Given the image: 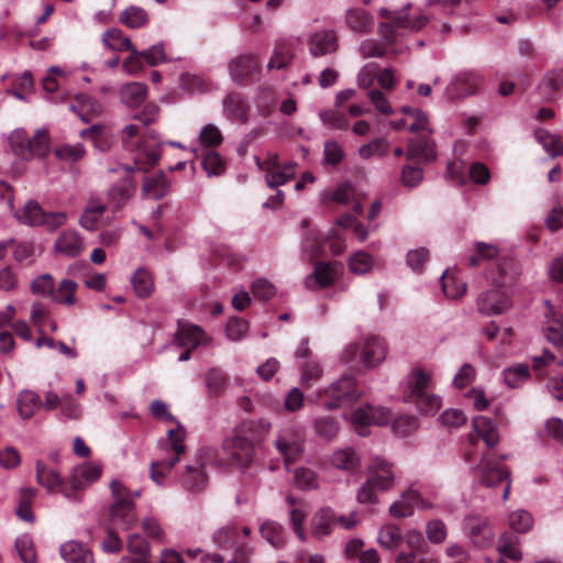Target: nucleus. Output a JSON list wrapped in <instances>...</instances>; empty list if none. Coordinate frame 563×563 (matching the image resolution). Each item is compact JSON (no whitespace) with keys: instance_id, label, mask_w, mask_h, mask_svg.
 <instances>
[{"instance_id":"nucleus-1","label":"nucleus","mask_w":563,"mask_h":563,"mask_svg":"<svg viewBox=\"0 0 563 563\" xmlns=\"http://www.w3.org/2000/svg\"><path fill=\"white\" fill-rule=\"evenodd\" d=\"M112 505L109 510V522L112 529L129 530L137 522L135 504L131 490L120 481L110 483Z\"/></svg>"},{"instance_id":"nucleus-2","label":"nucleus","mask_w":563,"mask_h":563,"mask_svg":"<svg viewBox=\"0 0 563 563\" xmlns=\"http://www.w3.org/2000/svg\"><path fill=\"white\" fill-rule=\"evenodd\" d=\"M12 153L22 161L43 158L49 152V137L44 129H37L32 137L23 129H16L9 136Z\"/></svg>"},{"instance_id":"nucleus-3","label":"nucleus","mask_w":563,"mask_h":563,"mask_svg":"<svg viewBox=\"0 0 563 563\" xmlns=\"http://www.w3.org/2000/svg\"><path fill=\"white\" fill-rule=\"evenodd\" d=\"M255 423L243 422L234 431L230 440L225 442V449L233 463L241 468L249 467L255 456L256 438Z\"/></svg>"},{"instance_id":"nucleus-4","label":"nucleus","mask_w":563,"mask_h":563,"mask_svg":"<svg viewBox=\"0 0 563 563\" xmlns=\"http://www.w3.org/2000/svg\"><path fill=\"white\" fill-rule=\"evenodd\" d=\"M274 446L283 457L287 472L305 451V435L302 430L295 424L280 428L276 433Z\"/></svg>"},{"instance_id":"nucleus-5","label":"nucleus","mask_w":563,"mask_h":563,"mask_svg":"<svg viewBox=\"0 0 563 563\" xmlns=\"http://www.w3.org/2000/svg\"><path fill=\"white\" fill-rule=\"evenodd\" d=\"M218 548L233 551L229 563H250L253 550L241 538V532L234 526L219 528L212 536Z\"/></svg>"},{"instance_id":"nucleus-6","label":"nucleus","mask_w":563,"mask_h":563,"mask_svg":"<svg viewBox=\"0 0 563 563\" xmlns=\"http://www.w3.org/2000/svg\"><path fill=\"white\" fill-rule=\"evenodd\" d=\"M322 394L330 399L324 404V407L329 410L352 404L361 396L355 379L351 375L342 376L336 382H333L324 388Z\"/></svg>"},{"instance_id":"nucleus-7","label":"nucleus","mask_w":563,"mask_h":563,"mask_svg":"<svg viewBox=\"0 0 563 563\" xmlns=\"http://www.w3.org/2000/svg\"><path fill=\"white\" fill-rule=\"evenodd\" d=\"M19 218L23 223L42 225L48 231H55L67 222L68 216L64 211H45L37 201L30 200L25 203L23 214Z\"/></svg>"},{"instance_id":"nucleus-8","label":"nucleus","mask_w":563,"mask_h":563,"mask_svg":"<svg viewBox=\"0 0 563 563\" xmlns=\"http://www.w3.org/2000/svg\"><path fill=\"white\" fill-rule=\"evenodd\" d=\"M162 143L158 135L154 131L148 133L141 140L137 146V154L134 158V166L125 165L123 168L126 173L134 170H147V166H153L161 158Z\"/></svg>"},{"instance_id":"nucleus-9","label":"nucleus","mask_w":563,"mask_h":563,"mask_svg":"<svg viewBox=\"0 0 563 563\" xmlns=\"http://www.w3.org/2000/svg\"><path fill=\"white\" fill-rule=\"evenodd\" d=\"M483 84V76L475 70L457 73L445 88L449 100L461 99L477 93Z\"/></svg>"},{"instance_id":"nucleus-10","label":"nucleus","mask_w":563,"mask_h":563,"mask_svg":"<svg viewBox=\"0 0 563 563\" xmlns=\"http://www.w3.org/2000/svg\"><path fill=\"white\" fill-rule=\"evenodd\" d=\"M463 530L474 547L484 549L493 544L495 533L486 517L468 515L464 518Z\"/></svg>"},{"instance_id":"nucleus-11","label":"nucleus","mask_w":563,"mask_h":563,"mask_svg":"<svg viewBox=\"0 0 563 563\" xmlns=\"http://www.w3.org/2000/svg\"><path fill=\"white\" fill-rule=\"evenodd\" d=\"M511 308V300L505 290L492 287L476 298L477 311L486 317L503 314Z\"/></svg>"},{"instance_id":"nucleus-12","label":"nucleus","mask_w":563,"mask_h":563,"mask_svg":"<svg viewBox=\"0 0 563 563\" xmlns=\"http://www.w3.org/2000/svg\"><path fill=\"white\" fill-rule=\"evenodd\" d=\"M477 470L479 472L481 482L487 487H494L506 481L503 492V500H507L510 492L509 471L506 467L496 464L489 455L483 456Z\"/></svg>"},{"instance_id":"nucleus-13","label":"nucleus","mask_w":563,"mask_h":563,"mask_svg":"<svg viewBox=\"0 0 563 563\" xmlns=\"http://www.w3.org/2000/svg\"><path fill=\"white\" fill-rule=\"evenodd\" d=\"M366 478L376 485L379 492H387L395 485L396 475L393 463L375 456L366 468Z\"/></svg>"},{"instance_id":"nucleus-14","label":"nucleus","mask_w":563,"mask_h":563,"mask_svg":"<svg viewBox=\"0 0 563 563\" xmlns=\"http://www.w3.org/2000/svg\"><path fill=\"white\" fill-rule=\"evenodd\" d=\"M520 275L517 263L512 258H501L488 274L493 287L504 290L512 286Z\"/></svg>"},{"instance_id":"nucleus-15","label":"nucleus","mask_w":563,"mask_h":563,"mask_svg":"<svg viewBox=\"0 0 563 563\" xmlns=\"http://www.w3.org/2000/svg\"><path fill=\"white\" fill-rule=\"evenodd\" d=\"M261 63L252 54H241L229 62V73L232 80L242 85L252 75L260 73Z\"/></svg>"},{"instance_id":"nucleus-16","label":"nucleus","mask_w":563,"mask_h":563,"mask_svg":"<svg viewBox=\"0 0 563 563\" xmlns=\"http://www.w3.org/2000/svg\"><path fill=\"white\" fill-rule=\"evenodd\" d=\"M336 525V514L330 506H323L316 510L310 520V532L317 540L329 537Z\"/></svg>"},{"instance_id":"nucleus-17","label":"nucleus","mask_w":563,"mask_h":563,"mask_svg":"<svg viewBox=\"0 0 563 563\" xmlns=\"http://www.w3.org/2000/svg\"><path fill=\"white\" fill-rule=\"evenodd\" d=\"M181 485L186 492L192 495L200 494L206 489L208 475L205 470V463L200 459L186 466Z\"/></svg>"},{"instance_id":"nucleus-18","label":"nucleus","mask_w":563,"mask_h":563,"mask_svg":"<svg viewBox=\"0 0 563 563\" xmlns=\"http://www.w3.org/2000/svg\"><path fill=\"white\" fill-rule=\"evenodd\" d=\"M36 482L49 493L59 492L66 498L74 499V494L65 485L63 477L53 468L47 467L43 462H36Z\"/></svg>"},{"instance_id":"nucleus-19","label":"nucleus","mask_w":563,"mask_h":563,"mask_svg":"<svg viewBox=\"0 0 563 563\" xmlns=\"http://www.w3.org/2000/svg\"><path fill=\"white\" fill-rule=\"evenodd\" d=\"M84 250V238L76 230L62 231L54 242V251L69 258L79 256Z\"/></svg>"},{"instance_id":"nucleus-20","label":"nucleus","mask_w":563,"mask_h":563,"mask_svg":"<svg viewBox=\"0 0 563 563\" xmlns=\"http://www.w3.org/2000/svg\"><path fill=\"white\" fill-rule=\"evenodd\" d=\"M309 53L313 57H322L336 52L338 36L333 30H319L308 41Z\"/></svg>"},{"instance_id":"nucleus-21","label":"nucleus","mask_w":563,"mask_h":563,"mask_svg":"<svg viewBox=\"0 0 563 563\" xmlns=\"http://www.w3.org/2000/svg\"><path fill=\"white\" fill-rule=\"evenodd\" d=\"M101 467L95 463H82L76 466L70 475V490L73 494L77 490L87 488L96 482L101 475ZM76 498V495H74Z\"/></svg>"},{"instance_id":"nucleus-22","label":"nucleus","mask_w":563,"mask_h":563,"mask_svg":"<svg viewBox=\"0 0 563 563\" xmlns=\"http://www.w3.org/2000/svg\"><path fill=\"white\" fill-rule=\"evenodd\" d=\"M410 7L411 4L408 3L400 11L394 12L390 22H384L379 24V33L387 43H394L396 41V29L411 30V18L408 13V9Z\"/></svg>"},{"instance_id":"nucleus-23","label":"nucleus","mask_w":563,"mask_h":563,"mask_svg":"<svg viewBox=\"0 0 563 563\" xmlns=\"http://www.w3.org/2000/svg\"><path fill=\"white\" fill-rule=\"evenodd\" d=\"M222 106L224 115L229 120L240 121L241 123L247 122L249 104L241 93H228L222 101Z\"/></svg>"},{"instance_id":"nucleus-24","label":"nucleus","mask_w":563,"mask_h":563,"mask_svg":"<svg viewBox=\"0 0 563 563\" xmlns=\"http://www.w3.org/2000/svg\"><path fill=\"white\" fill-rule=\"evenodd\" d=\"M386 358V346L384 342L376 336L365 340L361 350V361L366 367H375Z\"/></svg>"},{"instance_id":"nucleus-25","label":"nucleus","mask_w":563,"mask_h":563,"mask_svg":"<svg viewBox=\"0 0 563 563\" xmlns=\"http://www.w3.org/2000/svg\"><path fill=\"white\" fill-rule=\"evenodd\" d=\"M169 181L163 172H158L153 176H146L143 179L142 195L145 198L159 200L169 191Z\"/></svg>"},{"instance_id":"nucleus-26","label":"nucleus","mask_w":563,"mask_h":563,"mask_svg":"<svg viewBox=\"0 0 563 563\" xmlns=\"http://www.w3.org/2000/svg\"><path fill=\"white\" fill-rule=\"evenodd\" d=\"M472 424L487 448L493 449L499 443L498 426L492 419L485 416H477L473 419Z\"/></svg>"},{"instance_id":"nucleus-27","label":"nucleus","mask_w":563,"mask_h":563,"mask_svg":"<svg viewBox=\"0 0 563 563\" xmlns=\"http://www.w3.org/2000/svg\"><path fill=\"white\" fill-rule=\"evenodd\" d=\"M435 144L427 136H417L409 141L407 157L432 162L435 158Z\"/></svg>"},{"instance_id":"nucleus-28","label":"nucleus","mask_w":563,"mask_h":563,"mask_svg":"<svg viewBox=\"0 0 563 563\" xmlns=\"http://www.w3.org/2000/svg\"><path fill=\"white\" fill-rule=\"evenodd\" d=\"M134 184L132 179L125 178L111 186L108 192L109 202L114 211H120L134 195Z\"/></svg>"},{"instance_id":"nucleus-29","label":"nucleus","mask_w":563,"mask_h":563,"mask_svg":"<svg viewBox=\"0 0 563 563\" xmlns=\"http://www.w3.org/2000/svg\"><path fill=\"white\" fill-rule=\"evenodd\" d=\"M174 341L181 347L196 349L203 342V330L198 325L179 323Z\"/></svg>"},{"instance_id":"nucleus-30","label":"nucleus","mask_w":563,"mask_h":563,"mask_svg":"<svg viewBox=\"0 0 563 563\" xmlns=\"http://www.w3.org/2000/svg\"><path fill=\"white\" fill-rule=\"evenodd\" d=\"M330 463L334 468L345 472L356 471L361 466V460L353 448L335 450Z\"/></svg>"},{"instance_id":"nucleus-31","label":"nucleus","mask_w":563,"mask_h":563,"mask_svg":"<svg viewBox=\"0 0 563 563\" xmlns=\"http://www.w3.org/2000/svg\"><path fill=\"white\" fill-rule=\"evenodd\" d=\"M62 558L68 563H93L92 554L81 543L69 541L60 545Z\"/></svg>"},{"instance_id":"nucleus-32","label":"nucleus","mask_w":563,"mask_h":563,"mask_svg":"<svg viewBox=\"0 0 563 563\" xmlns=\"http://www.w3.org/2000/svg\"><path fill=\"white\" fill-rule=\"evenodd\" d=\"M333 273L328 263L321 262L314 265L313 272L306 277L305 284L309 289L325 288L332 285Z\"/></svg>"},{"instance_id":"nucleus-33","label":"nucleus","mask_w":563,"mask_h":563,"mask_svg":"<svg viewBox=\"0 0 563 563\" xmlns=\"http://www.w3.org/2000/svg\"><path fill=\"white\" fill-rule=\"evenodd\" d=\"M430 380V375H428L423 369L417 368L412 371L407 383L406 398L411 401L415 398L427 394Z\"/></svg>"},{"instance_id":"nucleus-34","label":"nucleus","mask_w":563,"mask_h":563,"mask_svg":"<svg viewBox=\"0 0 563 563\" xmlns=\"http://www.w3.org/2000/svg\"><path fill=\"white\" fill-rule=\"evenodd\" d=\"M147 96V87L145 84L132 81L125 84L120 89V97L123 103L129 107L140 106Z\"/></svg>"},{"instance_id":"nucleus-35","label":"nucleus","mask_w":563,"mask_h":563,"mask_svg":"<svg viewBox=\"0 0 563 563\" xmlns=\"http://www.w3.org/2000/svg\"><path fill=\"white\" fill-rule=\"evenodd\" d=\"M42 401L40 396L32 390H23L18 397V411L24 419H29L35 415L41 408Z\"/></svg>"},{"instance_id":"nucleus-36","label":"nucleus","mask_w":563,"mask_h":563,"mask_svg":"<svg viewBox=\"0 0 563 563\" xmlns=\"http://www.w3.org/2000/svg\"><path fill=\"white\" fill-rule=\"evenodd\" d=\"M133 289L139 298H147L154 290L153 276L145 268H139L131 277Z\"/></svg>"},{"instance_id":"nucleus-37","label":"nucleus","mask_w":563,"mask_h":563,"mask_svg":"<svg viewBox=\"0 0 563 563\" xmlns=\"http://www.w3.org/2000/svg\"><path fill=\"white\" fill-rule=\"evenodd\" d=\"M519 538L510 533H501L498 538L496 550L505 558L512 561H520L522 553L518 548Z\"/></svg>"},{"instance_id":"nucleus-38","label":"nucleus","mask_w":563,"mask_h":563,"mask_svg":"<svg viewBox=\"0 0 563 563\" xmlns=\"http://www.w3.org/2000/svg\"><path fill=\"white\" fill-rule=\"evenodd\" d=\"M298 369L300 373L299 383L306 389L317 383L323 373L317 361H302L298 364Z\"/></svg>"},{"instance_id":"nucleus-39","label":"nucleus","mask_w":563,"mask_h":563,"mask_svg":"<svg viewBox=\"0 0 563 563\" xmlns=\"http://www.w3.org/2000/svg\"><path fill=\"white\" fill-rule=\"evenodd\" d=\"M294 484L300 490H314L319 488L318 474L306 466L294 470Z\"/></svg>"},{"instance_id":"nucleus-40","label":"nucleus","mask_w":563,"mask_h":563,"mask_svg":"<svg viewBox=\"0 0 563 563\" xmlns=\"http://www.w3.org/2000/svg\"><path fill=\"white\" fill-rule=\"evenodd\" d=\"M346 23L353 31L358 33H366L373 27L372 16L363 9L347 10Z\"/></svg>"},{"instance_id":"nucleus-41","label":"nucleus","mask_w":563,"mask_h":563,"mask_svg":"<svg viewBox=\"0 0 563 563\" xmlns=\"http://www.w3.org/2000/svg\"><path fill=\"white\" fill-rule=\"evenodd\" d=\"M78 285L73 279H63L57 289L53 291L52 301L63 303L65 306H73L76 303L75 292Z\"/></svg>"},{"instance_id":"nucleus-42","label":"nucleus","mask_w":563,"mask_h":563,"mask_svg":"<svg viewBox=\"0 0 563 563\" xmlns=\"http://www.w3.org/2000/svg\"><path fill=\"white\" fill-rule=\"evenodd\" d=\"M534 135L544 151L551 156L555 157L563 154V141L561 140V136L551 134L542 129L536 130Z\"/></svg>"},{"instance_id":"nucleus-43","label":"nucleus","mask_w":563,"mask_h":563,"mask_svg":"<svg viewBox=\"0 0 563 563\" xmlns=\"http://www.w3.org/2000/svg\"><path fill=\"white\" fill-rule=\"evenodd\" d=\"M402 539L400 528L396 525L389 523L379 529L377 541L383 548L387 550H395L400 545Z\"/></svg>"},{"instance_id":"nucleus-44","label":"nucleus","mask_w":563,"mask_h":563,"mask_svg":"<svg viewBox=\"0 0 563 563\" xmlns=\"http://www.w3.org/2000/svg\"><path fill=\"white\" fill-rule=\"evenodd\" d=\"M119 21L130 29H139L148 22V14L143 8L131 5L120 14Z\"/></svg>"},{"instance_id":"nucleus-45","label":"nucleus","mask_w":563,"mask_h":563,"mask_svg":"<svg viewBox=\"0 0 563 563\" xmlns=\"http://www.w3.org/2000/svg\"><path fill=\"white\" fill-rule=\"evenodd\" d=\"M313 429L321 439L332 441L339 433L340 426L333 417L324 416L314 419Z\"/></svg>"},{"instance_id":"nucleus-46","label":"nucleus","mask_w":563,"mask_h":563,"mask_svg":"<svg viewBox=\"0 0 563 563\" xmlns=\"http://www.w3.org/2000/svg\"><path fill=\"white\" fill-rule=\"evenodd\" d=\"M503 377L505 384L510 388H518L530 377L529 368L525 364H518L504 369Z\"/></svg>"},{"instance_id":"nucleus-47","label":"nucleus","mask_w":563,"mask_h":563,"mask_svg":"<svg viewBox=\"0 0 563 563\" xmlns=\"http://www.w3.org/2000/svg\"><path fill=\"white\" fill-rule=\"evenodd\" d=\"M294 58V52L286 42H278L269 62L267 63L268 69H283L289 65Z\"/></svg>"},{"instance_id":"nucleus-48","label":"nucleus","mask_w":563,"mask_h":563,"mask_svg":"<svg viewBox=\"0 0 563 563\" xmlns=\"http://www.w3.org/2000/svg\"><path fill=\"white\" fill-rule=\"evenodd\" d=\"M54 153L58 159L73 164L84 158L86 150L81 143L63 144L57 146Z\"/></svg>"},{"instance_id":"nucleus-49","label":"nucleus","mask_w":563,"mask_h":563,"mask_svg":"<svg viewBox=\"0 0 563 563\" xmlns=\"http://www.w3.org/2000/svg\"><path fill=\"white\" fill-rule=\"evenodd\" d=\"M540 89L544 95L552 98L555 92L563 91V69L549 71L544 75Z\"/></svg>"},{"instance_id":"nucleus-50","label":"nucleus","mask_w":563,"mask_h":563,"mask_svg":"<svg viewBox=\"0 0 563 563\" xmlns=\"http://www.w3.org/2000/svg\"><path fill=\"white\" fill-rule=\"evenodd\" d=\"M508 525L515 532L526 533L532 528L533 518L527 510L518 509L509 515Z\"/></svg>"},{"instance_id":"nucleus-51","label":"nucleus","mask_w":563,"mask_h":563,"mask_svg":"<svg viewBox=\"0 0 563 563\" xmlns=\"http://www.w3.org/2000/svg\"><path fill=\"white\" fill-rule=\"evenodd\" d=\"M441 280L443 292L450 299L461 298L466 292V283L454 276H448L446 272L442 274Z\"/></svg>"},{"instance_id":"nucleus-52","label":"nucleus","mask_w":563,"mask_h":563,"mask_svg":"<svg viewBox=\"0 0 563 563\" xmlns=\"http://www.w3.org/2000/svg\"><path fill=\"white\" fill-rule=\"evenodd\" d=\"M261 534L266 539L274 548H280L284 544V529L283 527L274 521L264 522L260 528Z\"/></svg>"},{"instance_id":"nucleus-53","label":"nucleus","mask_w":563,"mask_h":563,"mask_svg":"<svg viewBox=\"0 0 563 563\" xmlns=\"http://www.w3.org/2000/svg\"><path fill=\"white\" fill-rule=\"evenodd\" d=\"M374 266V258L366 252L358 251L349 260V267L355 274H366Z\"/></svg>"},{"instance_id":"nucleus-54","label":"nucleus","mask_w":563,"mask_h":563,"mask_svg":"<svg viewBox=\"0 0 563 563\" xmlns=\"http://www.w3.org/2000/svg\"><path fill=\"white\" fill-rule=\"evenodd\" d=\"M15 549L23 563H37L33 540L30 536L23 534L16 538Z\"/></svg>"},{"instance_id":"nucleus-55","label":"nucleus","mask_w":563,"mask_h":563,"mask_svg":"<svg viewBox=\"0 0 563 563\" xmlns=\"http://www.w3.org/2000/svg\"><path fill=\"white\" fill-rule=\"evenodd\" d=\"M202 168L207 172L208 176H219L224 170V163L219 153L208 150L203 154Z\"/></svg>"},{"instance_id":"nucleus-56","label":"nucleus","mask_w":563,"mask_h":563,"mask_svg":"<svg viewBox=\"0 0 563 563\" xmlns=\"http://www.w3.org/2000/svg\"><path fill=\"white\" fill-rule=\"evenodd\" d=\"M319 117L322 123L331 129L346 130L349 126L346 117L335 109L323 110Z\"/></svg>"},{"instance_id":"nucleus-57","label":"nucleus","mask_w":563,"mask_h":563,"mask_svg":"<svg viewBox=\"0 0 563 563\" xmlns=\"http://www.w3.org/2000/svg\"><path fill=\"white\" fill-rule=\"evenodd\" d=\"M352 424L361 437L367 435L366 427L372 424L369 405L363 406L352 413Z\"/></svg>"},{"instance_id":"nucleus-58","label":"nucleus","mask_w":563,"mask_h":563,"mask_svg":"<svg viewBox=\"0 0 563 563\" xmlns=\"http://www.w3.org/2000/svg\"><path fill=\"white\" fill-rule=\"evenodd\" d=\"M412 401H415L417 409L423 415H433L441 407V398L429 393L415 398Z\"/></svg>"},{"instance_id":"nucleus-59","label":"nucleus","mask_w":563,"mask_h":563,"mask_svg":"<svg viewBox=\"0 0 563 563\" xmlns=\"http://www.w3.org/2000/svg\"><path fill=\"white\" fill-rule=\"evenodd\" d=\"M388 152V143L384 139H375L358 148V155L368 159L375 155L384 156Z\"/></svg>"},{"instance_id":"nucleus-60","label":"nucleus","mask_w":563,"mask_h":563,"mask_svg":"<svg viewBox=\"0 0 563 563\" xmlns=\"http://www.w3.org/2000/svg\"><path fill=\"white\" fill-rule=\"evenodd\" d=\"M378 493L376 485L366 478L356 492V500L363 505H374L378 501Z\"/></svg>"},{"instance_id":"nucleus-61","label":"nucleus","mask_w":563,"mask_h":563,"mask_svg":"<svg viewBox=\"0 0 563 563\" xmlns=\"http://www.w3.org/2000/svg\"><path fill=\"white\" fill-rule=\"evenodd\" d=\"M31 288L36 295L52 298L55 288L54 279L51 274H43L32 282Z\"/></svg>"},{"instance_id":"nucleus-62","label":"nucleus","mask_w":563,"mask_h":563,"mask_svg":"<svg viewBox=\"0 0 563 563\" xmlns=\"http://www.w3.org/2000/svg\"><path fill=\"white\" fill-rule=\"evenodd\" d=\"M324 163L336 166L344 157V151L336 141H327L323 148Z\"/></svg>"},{"instance_id":"nucleus-63","label":"nucleus","mask_w":563,"mask_h":563,"mask_svg":"<svg viewBox=\"0 0 563 563\" xmlns=\"http://www.w3.org/2000/svg\"><path fill=\"white\" fill-rule=\"evenodd\" d=\"M249 330V323L242 318H232L228 321L225 332L232 341L241 340Z\"/></svg>"},{"instance_id":"nucleus-64","label":"nucleus","mask_w":563,"mask_h":563,"mask_svg":"<svg viewBox=\"0 0 563 563\" xmlns=\"http://www.w3.org/2000/svg\"><path fill=\"white\" fill-rule=\"evenodd\" d=\"M545 333L549 342L563 352V322L559 320L551 321Z\"/></svg>"}]
</instances>
